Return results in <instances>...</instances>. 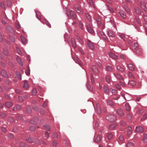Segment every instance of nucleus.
I'll list each match as a JSON object with an SVG mask.
<instances>
[{
	"label": "nucleus",
	"instance_id": "nucleus-1",
	"mask_svg": "<svg viewBox=\"0 0 147 147\" xmlns=\"http://www.w3.org/2000/svg\"><path fill=\"white\" fill-rule=\"evenodd\" d=\"M67 14L69 17L71 18L73 20H75L76 18V15L74 12L72 10H69L67 11Z\"/></svg>",
	"mask_w": 147,
	"mask_h": 147
},
{
	"label": "nucleus",
	"instance_id": "nucleus-2",
	"mask_svg": "<svg viewBox=\"0 0 147 147\" xmlns=\"http://www.w3.org/2000/svg\"><path fill=\"white\" fill-rule=\"evenodd\" d=\"M75 8L76 10L80 14H82L83 13L81 7L80 5L79 4H77L75 5Z\"/></svg>",
	"mask_w": 147,
	"mask_h": 147
},
{
	"label": "nucleus",
	"instance_id": "nucleus-3",
	"mask_svg": "<svg viewBox=\"0 0 147 147\" xmlns=\"http://www.w3.org/2000/svg\"><path fill=\"white\" fill-rule=\"evenodd\" d=\"M116 119L115 116L113 115H109L106 117V119L111 122L115 121Z\"/></svg>",
	"mask_w": 147,
	"mask_h": 147
},
{
	"label": "nucleus",
	"instance_id": "nucleus-4",
	"mask_svg": "<svg viewBox=\"0 0 147 147\" xmlns=\"http://www.w3.org/2000/svg\"><path fill=\"white\" fill-rule=\"evenodd\" d=\"M87 29L89 32L90 33H93L94 31L90 23H87L86 24Z\"/></svg>",
	"mask_w": 147,
	"mask_h": 147
},
{
	"label": "nucleus",
	"instance_id": "nucleus-5",
	"mask_svg": "<svg viewBox=\"0 0 147 147\" xmlns=\"http://www.w3.org/2000/svg\"><path fill=\"white\" fill-rule=\"evenodd\" d=\"M140 5L142 9L144 11H146V4L143 1H141L140 2Z\"/></svg>",
	"mask_w": 147,
	"mask_h": 147
},
{
	"label": "nucleus",
	"instance_id": "nucleus-6",
	"mask_svg": "<svg viewBox=\"0 0 147 147\" xmlns=\"http://www.w3.org/2000/svg\"><path fill=\"white\" fill-rule=\"evenodd\" d=\"M88 44L89 47L91 49H93L94 47V44L90 40H88Z\"/></svg>",
	"mask_w": 147,
	"mask_h": 147
},
{
	"label": "nucleus",
	"instance_id": "nucleus-7",
	"mask_svg": "<svg viewBox=\"0 0 147 147\" xmlns=\"http://www.w3.org/2000/svg\"><path fill=\"white\" fill-rule=\"evenodd\" d=\"M144 129L143 127L141 126H139L136 127V131L138 132H142L144 131Z\"/></svg>",
	"mask_w": 147,
	"mask_h": 147
},
{
	"label": "nucleus",
	"instance_id": "nucleus-8",
	"mask_svg": "<svg viewBox=\"0 0 147 147\" xmlns=\"http://www.w3.org/2000/svg\"><path fill=\"white\" fill-rule=\"evenodd\" d=\"M94 141L96 142H98L101 140V137L100 135H97L95 136L94 138Z\"/></svg>",
	"mask_w": 147,
	"mask_h": 147
},
{
	"label": "nucleus",
	"instance_id": "nucleus-9",
	"mask_svg": "<svg viewBox=\"0 0 147 147\" xmlns=\"http://www.w3.org/2000/svg\"><path fill=\"white\" fill-rule=\"evenodd\" d=\"M109 55L111 58L114 60H116L118 59V57L117 55L111 52H110L109 54Z\"/></svg>",
	"mask_w": 147,
	"mask_h": 147
},
{
	"label": "nucleus",
	"instance_id": "nucleus-10",
	"mask_svg": "<svg viewBox=\"0 0 147 147\" xmlns=\"http://www.w3.org/2000/svg\"><path fill=\"white\" fill-rule=\"evenodd\" d=\"M108 34L109 37L114 38L115 37L114 32L112 30H109L108 32Z\"/></svg>",
	"mask_w": 147,
	"mask_h": 147
},
{
	"label": "nucleus",
	"instance_id": "nucleus-11",
	"mask_svg": "<svg viewBox=\"0 0 147 147\" xmlns=\"http://www.w3.org/2000/svg\"><path fill=\"white\" fill-rule=\"evenodd\" d=\"M92 68L94 73L97 74L98 73V70L96 66L93 65L92 67Z\"/></svg>",
	"mask_w": 147,
	"mask_h": 147
},
{
	"label": "nucleus",
	"instance_id": "nucleus-12",
	"mask_svg": "<svg viewBox=\"0 0 147 147\" xmlns=\"http://www.w3.org/2000/svg\"><path fill=\"white\" fill-rule=\"evenodd\" d=\"M38 120V118L37 117H35L34 118V119L30 121L31 123L33 124L36 125L37 124V122Z\"/></svg>",
	"mask_w": 147,
	"mask_h": 147
},
{
	"label": "nucleus",
	"instance_id": "nucleus-13",
	"mask_svg": "<svg viewBox=\"0 0 147 147\" xmlns=\"http://www.w3.org/2000/svg\"><path fill=\"white\" fill-rule=\"evenodd\" d=\"M119 13L120 16L122 17L123 18H126V16L125 14V13L123 11L120 10L119 11Z\"/></svg>",
	"mask_w": 147,
	"mask_h": 147
},
{
	"label": "nucleus",
	"instance_id": "nucleus-14",
	"mask_svg": "<svg viewBox=\"0 0 147 147\" xmlns=\"http://www.w3.org/2000/svg\"><path fill=\"white\" fill-rule=\"evenodd\" d=\"M36 17L39 19L40 20L41 19V14L38 11H36Z\"/></svg>",
	"mask_w": 147,
	"mask_h": 147
},
{
	"label": "nucleus",
	"instance_id": "nucleus-15",
	"mask_svg": "<svg viewBox=\"0 0 147 147\" xmlns=\"http://www.w3.org/2000/svg\"><path fill=\"white\" fill-rule=\"evenodd\" d=\"M1 75L4 77L7 78L8 76L6 71L4 70H2L1 71Z\"/></svg>",
	"mask_w": 147,
	"mask_h": 147
},
{
	"label": "nucleus",
	"instance_id": "nucleus-16",
	"mask_svg": "<svg viewBox=\"0 0 147 147\" xmlns=\"http://www.w3.org/2000/svg\"><path fill=\"white\" fill-rule=\"evenodd\" d=\"M127 134L128 135H130L132 132V128L131 127H129L127 128Z\"/></svg>",
	"mask_w": 147,
	"mask_h": 147
},
{
	"label": "nucleus",
	"instance_id": "nucleus-17",
	"mask_svg": "<svg viewBox=\"0 0 147 147\" xmlns=\"http://www.w3.org/2000/svg\"><path fill=\"white\" fill-rule=\"evenodd\" d=\"M117 113L118 115L120 116H122L123 115V113L122 111L119 109H117Z\"/></svg>",
	"mask_w": 147,
	"mask_h": 147
},
{
	"label": "nucleus",
	"instance_id": "nucleus-18",
	"mask_svg": "<svg viewBox=\"0 0 147 147\" xmlns=\"http://www.w3.org/2000/svg\"><path fill=\"white\" fill-rule=\"evenodd\" d=\"M6 28L7 30L10 32L11 33H13L14 32V30L13 28L10 26H8Z\"/></svg>",
	"mask_w": 147,
	"mask_h": 147
},
{
	"label": "nucleus",
	"instance_id": "nucleus-19",
	"mask_svg": "<svg viewBox=\"0 0 147 147\" xmlns=\"http://www.w3.org/2000/svg\"><path fill=\"white\" fill-rule=\"evenodd\" d=\"M128 68L131 70L133 71L134 70V66L131 64H129L128 65Z\"/></svg>",
	"mask_w": 147,
	"mask_h": 147
},
{
	"label": "nucleus",
	"instance_id": "nucleus-20",
	"mask_svg": "<svg viewBox=\"0 0 147 147\" xmlns=\"http://www.w3.org/2000/svg\"><path fill=\"white\" fill-rule=\"evenodd\" d=\"M72 46L74 48H75L76 47V41L74 39H72L71 40Z\"/></svg>",
	"mask_w": 147,
	"mask_h": 147
},
{
	"label": "nucleus",
	"instance_id": "nucleus-21",
	"mask_svg": "<svg viewBox=\"0 0 147 147\" xmlns=\"http://www.w3.org/2000/svg\"><path fill=\"white\" fill-rule=\"evenodd\" d=\"M21 39L22 43L24 44L26 43V39L23 36H21Z\"/></svg>",
	"mask_w": 147,
	"mask_h": 147
},
{
	"label": "nucleus",
	"instance_id": "nucleus-22",
	"mask_svg": "<svg viewBox=\"0 0 147 147\" xmlns=\"http://www.w3.org/2000/svg\"><path fill=\"white\" fill-rule=\"evenodd\" d=\"M116 125H117L115 123L111 124L110 125L109 127V129L111 130H112L115 127Z\"/></svg>",
	"mask_w": 147,
	"mask_h": 147
},
{
	"label": "nucleus",
	"instance_id": "nucleus-23",
	"mask_svg": "<svg viewBox=\"0 0 147 147\" xmlns=\"http://www.w3.org/2000/svg\"><path fill=\"white\" fill-rule=\"evenodd\" d=\"M106 70L107 71H111L113 70V68L111 65L107 66Z\"/></svg>",
	"mask_w": 147,
	"mask_h": 147
},
{
	"label": "nucleus",
	"instance_id": "nucleus-24",
	"mask_svg": "<svg viewBox=\"0 0 147 147\" xmlns=\"http://www.w3.org/2000/svg\"><path fill=\"white\" fill-rule=\"evenodd\" d=\"M135 11L138 14H140L141 13V11L140 9L138 7H136L135 8Z\"/></svg>",
	"mask_w": 147,
	"mask_h": 147
},
{
	"label": "nucleus",
	"instance_id": "nucleus-25",
	"mask_svg": "<svg viewBox=\"0 0 147 147\" xmlns=\"http://www.w3.org/2000/svg\"><path fill=\"white\" fill-rule=\"evenodd\" d=\"M134 144L131 142H128L126 145L127 147H134Z\"/></svg>",
	"mask_w": 147,
	"mask_h": 147
},
{
	"label": "nucleus",
	"instance_id": "nucleus-26",
	"mask_svg": "<svg viewBox=\"0 0 147 147\" xmlns=\"http://www.w3.org/2000/svg\"><path fill=\"white\" fill-rule=\"evenodd\" d=\"M114 74L115 76L118 79H121L122 78V77L118 74L115 73Z\"/></svg>",
	"mask_w": 147,
	"mask_h": 147
},
{
	"label": "nucleus",
	"instance_id": "nucleus-27",
	"mask_svg": "<svg viewBox=\"0 0 147 147\" xmlns=\"http://www.w3.org/2000/svg\"><path fill=\"white\" fill-rule=\"evenodd\" d=\"M76 63L78 64L80 66H82V65L79 58L77 57L76 61Z\"/></svg>",
	"mask_w": 147,
	"mask_h": 147
},
{
	"label": "nucleus",
	"instance_id": "nucleus-28",
	"mask_svg": "<svg viewBox=\"0 0 147 147\" xmlns=\"http://www.w3.org/2000/svg\"><path fill=\"white\" fill-rule=\"evenodd\" d=\"M117 69L119 71L121 72L123 71L124 70L123 68L121 67L119 65H118L117 66Z\"/></svg>",
	"mask_w": 147,
	"mask_h": 147
},
{
	"label": "nucleus",
	"instance_id": "nucleus-29",
	"mask_svg": "<svg viewBox=\"0 0 147 147\" xmlns=\"http://www.w3.org/2000/svg\"><path fill=\"white\" fill-rule=\"evenodd\" d=\"M88 3L90 5H92L93 7L94 6V4L92 0H87Z\"/></svg>",
	"mask_w": 147,
	"mask_h": 147
},
{
	"label": "nucleus",
	"instance_id": "nucleus-30",
	"mask_svg": "<svg viewBox=\"0 0 147 147\" xmlns=\"http://www.w3.org/2000/svg\"><path fill=\"white\" fill-rule=\"evenodd\" d=\"M5 105L7 107L10 108L12 105V103L10 102H7L5 103Z\"/></svg>",
	"mask_w": 147,
	"mask_h": 147
},
{
	"label": "nucleus",
	"instance_id": "nucleus-31",
	"mask_svg": "<svg viewBox=\"0 0 147 147\" xmlns=\"http://www.w3.org/2000/svg\"><path fill=\"white\" fill-rule=\"evenodd\" d=\"M126 109L127 111H129L130 110V107L128 103H126L125 105Z\"/></svg>",
	"mask_w": 147,
	"mask_h": 147
},
{
	"label": "nucleus",
	"instance_id": "nucleus-32",
	"mask_svg": "<svg viewBox=\"0 0 147 147\" xmlns=\"http://www.w3.org/2000/svg\"><path fill=\"white\" fill-rule=\"evenodd\" d=\"M26 141L29 143H32L33 142V139L31 138H29L26 139Z\"/></svg>",
	"mask_w": 147,
	"mask_h": 147
},
{
	"label": "nucleus",
	"instance_id": "nucleus-33",
	"mask_svg": "<svg viewBox=\"0 0 147 147\" xmlns=\"http://www.w3.org/2000/svg\"><path fill=\"white\" fill-rule=\"evenodd\" d=\"M107 103L108 105L111 106H113L114 105L113 102L111 100H108Z\"/></svg>",
	"mask_w": 147,
	"mask_h": 147
},
{
	"label": "nucleus",
	"instance_id": "nucleus-34",
	"mask_svg": "<svg viewBox=\"0 0 147 147\" xmlns=\"http://www.w3.org/2000/svg\"><path fill=\"white\" fill-rule=\"evenodd\" d=\"M128 84L131 85L132 86H134L136 84V82L135 81L131 80L128 83Z\"/></svg>",
	"mask_w": 147,
	"mask_h": 147
},
{
	"label": "nucleus",
	"instance_id": "nucleus-35",
	"mask_svg": "<svg viewBox=\"0 0 147 147\" xmlns=\"http://www.w3.org/2000/svg\"><path fill=\"white\" fill-rule=\"evenodd\" d=\"M86 17L87 19L89 20V21L90 22H91V17L90 15L88 13H86Z\"/></svg>",
	"mask_w": 147,
	"mask_h": 147
},
{
	"label": "nucleus",
	"instance_id": "nucleus-36",
	"mask_svg": "<svg viewBox=\"0 0 147 147\" xmlns=\"http://www.w3.org/2000/svg\"><path fill=\"white\" fill-rule=\"evenodd\" d=\"M24 87L25 89H27L28 87V85L27 81H25L24 83Z\"/></svg>",
	"mask_w": 147,
	"mask_h": 147
},
{
	"label": "nucleus",
	"instance_id": "nucleus-37",
	"mask_svg": "<svg viewBox=\"0 0 147 147\" xmlns=\"http://www.w3.org/2000/svg\"><path fill=\"white\" fill-rule=\"evenodd\" d=\"M143 141L145 142H147V134L144 135Z\"/></svg>",
	"mask_w": 147,
	"mask_h": 147
},
{
	"label": "nucleus",
	"instance_id": "nucleus-38",
	"mask_svg": "<svg viewBox=\"0 0 147 147\" xmlns=\"http://www.w3.org/2000/svg\"><path fill=\"white\" fill-rule=\"evenodd\" d=\"M111 77L110 76H107L106 77V81L108 83H109L111 81Z\"/></svg>",
	"mask_w": 147,
	"mask_h": 147
},
{
	"label": "nucleus",
	"instance_id": "nucleus-39",
	"mask_svg": "<svg viewBox=\"0 0 147 147\" xmlns=\"http://www.w3.org/2000/svg\"><path fill=\"white\" fill-rule=\"evenodd\" d=\"M44 129L50 131V126L47 125H44Z\"/></svg>",
	"mask_w": 147,
	"mask_h": 147
},
{
	"label": "nucleus",
	"instance_id": "nucleus-40",
	"mask_svg": "<svg viewBox=\"0 0 147 147\" xmlns=\"http://www.w3.org/2000/svg\"><path fill=\"white\" fill-rule=\"evenodd\" d=\"M26 111L27 113H30L31 112V109L30 107H28Z\"/></svg>",
	"mask_w": 147,
	"mask_h": 147
},
{
	"label": "nucleus",
	"instance_id": "nucleus-41",
	"mask_svg": "<svg viewBox=\"0 0 147 147\" xmlns=\"http://www.w3.org/2000/svg\"><path fill=\"white\" fill-rule=\"evenodd\" d=\"M104 91L106 93H107L109 92V89L108 87L106 86H104Z\"/></svg>",
	"mask_w": 147,
	"mask_h": 147
},
{
	"label": "nucleus",
	"instance_id": "nucleus-42",
	"mask_svg": "<svg viewBox=\"0 0 147 147\" xmlns=\"http://www.w3.org/2000/svg\"><path fill=\"white\" fill-rule=\"evenodd\" d=\"M113 135L111 133H109L107 135V138L108 140L111 139L113 137Z\"/></svg>",
	"mask_w": 147,
	"mask_h": 147
},
{
	"label": "nucleus",
	"instance_id": "nucleus-43",
	"mask_svg": "<svg viewBox=\"0 0 147 147\" xmlns=\"http://www.w3.org/2000/svg\"><path fill=\"white\" fill-rule=\"evenodd\" d=\"M138 46V44L137 43H135L133 45L132 49H136Z\"/></svg>",
	"mask_w": 147,
	"mask_h": 147
},
{
	"label": "nucleus",
	"instance_id": "nucleus-44",
	"mask_svg": "<svg viewBox=\"0 0 147 147\" xmlns=\"http://www.w3.org/2000/svg\"><path fill=\"white\" fill-rule=\"evenodd\" d=\"M17 60L18 62L21 65H22V63L21 60L19 57H17Z\"/></svg>",
	"mask_w": 147,
	"mask_h": 147
},
{
	"label": "nucleus",
	"instance_id": "nucleus-45",
	"mask_svg": "<svg viewBox=\"0 0 147 147\" xmlns=\"http://www.w3.org/2000/svg\"><path fill=\"white\" fill-rule=\"evenodd\" d=\"M16 77L19 80L21 79V74L20 73H16Z\"/></svg>",
	"mask_w": 147,
	"mask_h": 147
},
{
	"label": "nucleus",
	"instance_id": "nucleus-46",
	"mask_svg": "<svg viewBox=\"0 0 147 147\" xmlns=\"http://www.w3.org/2000/svg\"><path fill=\"white\" fill-rule=\"evenodd\" d=\"M58 133H54L53 135V137L55 138H57L59 136Z\"/></svg>",
	"mask_w": 147,
	"mask_h": 147
},
{
	"label": "nucleus",
	"instance_id": "nucleus-47",
	"mask_svg": "<svg viewBox=\"0 0 147 147\" xmlns=\"http://www.w3.org/2000/svg\"><path fill=\"white\" fill-rule=\"evenodd\" d=\"M45 23L49 27H51V25L49 22L46 20H45Z\"/></svg>",
	"mask_w": 147,
	"mask_h": 147
},
{
	"label": "nucleus",
	"instance_id": "nucleus-48",
	"mask_svg": "<svg viewBox=\"0 0 147 147\" xmlns=\"http://www.w3.org/2000/svg\"><path fill=\"white\" fill-rule=\"evenodd\" d=\"M45 137L46 138L45 139H48L49 137V134L47 131L45 132Z\"/></svg>",
	"mask_w": 147,
	"mask_h": 147
},
{
	"label": "nucleus",
	"instance_id": "nucleus-49",
	"mask_svg": "<svg viewBox=\"0 0 147 147\" xmlns=\"http://www.w3.org/2000/svg\"><path fill=\"white\" fill-rule=\"evenodd\" d=\"M7 5L8 7H10L11 5V2L10 0H7Z\"/></svg>",
	"mask_w": 147,
	"mask_h": 147
},
{
	"label": "nucleus",
	"instance_id": "nucleus-50",
	"mask_svg": "<svg viewBox=\"0 0 147 147\" xmlns=\"http://www.w3.org/2000/svg\"><path fill=\"white\" fill-rule=\"evenodd\" d=\"M115 86L119 90H120L121 88L119 84H115Z\"/></svg>",
	"mask_w": 147,
	"mask_h": 147
},
{
	"label": "nucleus",
	"instance_id": "nucleus-51",
	"mask_svg": "<svg viewBox=\"0 0 147 147\" xmlns=\"http://www.w3.org/2000/svg\"><path fill=\"white\" fill-rule=\"evenodd\" d=\"M3 53L5 55H7L8 54V52L7 50L6 49H4L3 51Z\"/></svg>",
	"mask_w": 147,
	"mask_h": 147
},
{
	"label": "nucleus",
	"instance_id": "nucleus-52",
	"mask_svg": "<svg viewBox=\"0 0 147 147\" xmlns=\"http://www.w3.org/2000/svg\"><path fill=\"white\" fill-rule=\"evenodd\" d=\"M147 117V114H145L141 118V120L142 121L144 120Z\"/></svg>",
	"mask_w": 147,
	"mask_h": 147
},
{
	"label": "nucleus",
	"instance_id": "nucleus-53",
	"mask_svg": "<svg viewBox=\"0 0 147 147\" xmlns=\"http://www.w3.org/2000/svg\"><path fill=\"white\" fill-rule=\"evenodd\" d=\"M111 91L112 92L113 94H115L117 93V91L115 90L111 89Z\"/></svg>",
	"mask_w": 147,
	"mask_h": 147
},
{
	"label": "nucleus",
	"instance_id": "nucleus-54",
	"mask_svg": "<svg viewBox=\"0 0 147 147\" xmlns=\"http://www.w3.org/2000/svg\"><path fill=\"white\" fill-rule=\"evenodd\" d=\"M37 93V90L35 88L33 89L32 91V94L33 95H34Z\"/></svg>",
	"mask_w": 147,
	"mask_h": 147
},
{
	"label": "nucleus",
	"instance_id": "nucleus-55",
	"mask_svg": "<svg viewBox=\"0 0 147 147\" xmlns=\"http://www.w3.org/2000/svg\"><path fill=\"white\" fill-rule=\"evenodd\" d=\"M9 38H10L11 40V41L12 42H14V41H15L14 38L12 36L9 35Z\"/></svg>",
	"mask_w": 147,
	"mask_h": 147
},
{
	"label": "nucleus",
	"instance_id": "nucleus-56",
	"mask_svg": "<svg viewBox=\"0 0 147 147\" xmlns=\"http://www.w3.org/2000/svg\"><path fill=\"white\" fill-rule=\"evenodd\" d=\"M0 6L3 9H4L5 8V6L4 3L3 2H1Z\"/></svg>",
	"mask_w": 147,
	"mask_h": 147
},
{
	"label": "nucleus",
	"instance_id": "nucleus-57",
	"mask_svg": "<svg viewBox=\"0 0 147 147\" xmlns=\"http://www.w3.org/2000/svg\"><path fill=\"white\" fill-rule=\"evenodd\" d=\"M26 144L23 142H21L20 144V147H24L25 146Z\"/></svg>",
	"mask_w": 147,
	"mask_h": 147
},
{
	"label": "nucleus",
	"instance_id": "nucleus-58",
	"mask_svg": "<svg viewBox=\"0 0 147 147\" xmlns=\"http://www.w3.org/2000/svg\"><path fill=\"white\" fill-rule=\"evenodd\" d=\"M15 26L18 29H19L20 28V25L17 23H15Z\"/></svg>",
	"mask_w": 147,
	"mask_h": 147
},
{
	"label": "nucleus",
	"instance_id": "nucleus-59",
	"mask_svg": "<svg viewBox=\"0 0 147 147\" xmlns=\"http://www.w3.org/2000/svg\"><path fill=\"white\" fill-rule=\"evenodd\" d=\"M77 38L79 42H80L82 44L83 43V41L80 37L79 36H77Z\"/></svg>",
	"mask_w": 147,
	"mask_h": 147
},
{
	"label": "nucleus",
	"instance_id": "nucleus-60",
	"mask_svg": "<svg viewBox=\"0 0 147 147\" xmlns=\"http://www.w3.org/2000/svg\"><path fill=\"white\" fill-rule=\"evenodd\" d=\"M87 86L88 88L91 91H92V89H91V87L90 86V84L89 83H87Z\"/></svg>",
	"mask_w": 147,
	"mask_h": 147
},
{
	"label": "nucleus",
	"instance_id": "nucleus-61",
	"mask_svg": "<svg viewBox=\"0 0 147 147\" xmlns=\"http://www.w3.org/2000/svg\"><path fill=\"white\" fill-rule=\"evenodd\" d=\"M79 26L81 29H82L83 28V23L81 22L79 23Z\"/></svg>",
	"mask_w": 147,
	"mask_h": 147
},
{
	"label": "nucleus",
	"instance_id": "nucleus-62",
	"mask_svg": "<svg viewBox=\"0 0 147 147\" xmlns=\"http://www.w3.org/2000/svg\"><path fill=\"white\" fill-rule=\"evenodd\" d=\"M119 140L121 141H122L124 140L123 136L121 135L119 137Z\"/></svg>",
	"mask_w": 147,
	"mask_h": 147
},
{
	"label": "nucleus",
	"instance_id": "nucleus-63",
	"mask_svg": "<svg viewBox=\"0 0 147 147\" xmlns=\"http://www.w3.org/2000/svg\"><path fill=\"white\" fill-rule=\"evenodd\" d=\"M120 57L121 59L123 60L125 59L126 58V56L125 55H120Z\"/></svg>",
	"mask_w": 147,
	"mask_h": 147
},
{
	"label": "nucleus",
	"instance_id": "nucleus-64",
	"mask_svg": "<svg viewBox=\"0 0 147 147\" xmlns=\"http://www.w3.org/2000/svg\"><path fill=\"white\" fill-rule=\"evenodd\" d=\"M143 17L144 20L147 22V16L144 15L143 16Z\"/></svg>",
	"mask_w": 147,
	"mask_h": 147
}]
</instances>
